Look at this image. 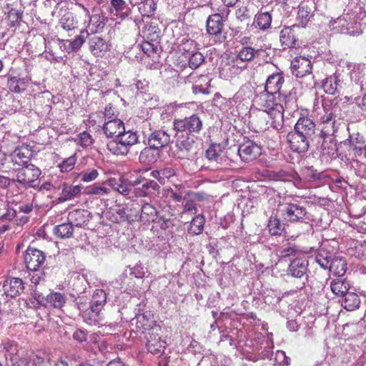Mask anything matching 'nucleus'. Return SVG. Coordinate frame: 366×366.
<instances>
[{"instance_id": "obj_1", "label": "nucleus", "mask_w": 366, "mask_h": 366, "mask_svg": "<svg viewBox=\"0 0 366 366\" xmlns=\"http://www.w3.org/2000/svg\"><path fill=\"white\" fill-rule=\"evenodd\" d=\"M256 102L259 109L269 116L270 124L276 130H280L283 127L285 110L292 112L297 109L296 99L290 94L277 95L262 92L257 97Z\"/></svg>"}, {"instance_id": "obj_2", "label": "nucleus", "mask_w": 366, "mask_h": 366, "mask_svg": "<svg viewBox=\"0 0 366 366\" xmlns=\"http://www.w3.org/2000/svg\"><path fill=\"white\" fill-rule=\"evenodd\" d=\"M277 202V213L272 214L267 223L268 229H280L281 222L277 218L279 214L285 220L295 222H299L306 215V209L297 204H294L287 201V197H278V200L270 199L269 204H275Z\"/></svg>"}, {"instance_id": "obj_3", "label": "nucleus", "mask_w": 366, "mask_h": 366, "mask_svg": "<svg viewBox=\"0 0 366 366\" xmlns=\"http://www.w3.org/2000/svg\"><path fill=\"white\" fill-rule=\"evenodd\" d=\"M343 120L344 116L340 106L334 104L329 107H324L323 114L319 118L320 137L325 139L327 137L334 135L343 124Z\"/></svg>"}, {"instance_id": "obj_4", "label": "nucleus", "mask_w": 366, "mask_h": 366, "mask_svg": "<svg viewBox=\"0 0 366 366\" xmlns=\"http://www.w3.org/2000/svg\"><path fill=\"white\" fill-rule=\"evenodd\" d=\"M138 142L137 132L127 131L119 134L114 139L110 140L107 144V149L114 155H126L132 146Z\"/></svg>"}, {"instance_id": "obj_5", "label": "nucleus", "mask_w": 366, "mask_h": 366, "mask_svg": "<svg viewBox=\"0 0 366 366\" xmlns=\"http://www.w3.org/2000/svg\"><path fill=\"white\" fill-rule=\"evenodd\" d=\"M203 123L197 114H192L184 119H175L173 122L174 129L177 134L199 133L202 129Z\"/></svg>"}, {"instance_id": "obj_6", "label": "nucleus", "mask_w": 366, "mask_h": 366, "mask_svg": "<svg viewBox=\"0 0 366 366\" xmlns=\"http://www.w3.org/2000/svg\"><path fill=\"white\" fill-rule=\"evenodd\" d=\"M130 209V203L118 209H110L105 213V217L113 224H122L123 226H126V224H132L136 222L137 216L135 211L132 212Z\"/></svg>"}, {"instance_id": "obj_7", "label": "nucleus", "mask_w": 366, "mask_h": 366, "mask_svg": "<svg viewBox=\"0 0 366 366\" xmlns=\"http://www.w3.org/2000/svg\"><path fill=\"white\" fill-rule=\"evenodd\" d=\"M139 204L136 201L130 202V212L135 211L137 218L136 222H141L144 224L154 222L157 219V209L151 203L144 202L141 204V214H139Z\"/></svg>"}, {"instance_id": "obj_8", "label": "nucleus", "mask_w": 366, "mask_h": 366, "mask_svg": "<svg viewBox=\"0 0 366 366\" xmlns=\"http://www.w3.org/2000/svg\"><path fill=\"white\" fill-rule=\"evenodd\" d=\"M134 187V194L136 197H144L158 192L160 185L154 180L147 178L145 175H140L132 182Z\"/></svg>"}, {"instance_id": "obj_9", "label": "nucleus", "mask_w": 366, "mask_h": 366, "mask_svg": "<svg viewBox=\"0 0 366 366\" xmlns=\"http://www.w3.org/2000/svg\"><path fill=\"white\" fill-rule=\"evenodd\" d=\"M175 150L174 154L179 159H189L194 149L195 141L192 137L187 134H177L176 132Z\"/></svg>"}, {"instance_id": "obj_10", "label": "nucleus", "mask_w": 366, "mask_h": 366, "mask_svg": "<svg viewBox=\"0 0 366 366\" xmlns=\"http://www.w3.org/2000/svg\"><path fill=\"white\" fill-rule=\"evenodd\" d=\"M76 6L81 10L84 16V22H88L87 29L92 33L96 34L102 31L106 24V18L100 14L90 16L89 11L82 4L77 3Z\"/></svg>"}, {"instance_id": "obj_11", "label": "nucleus", "mask_w": 366, "mask_h": 366, "mask_svg": "<svg viewBox=\"0 0 366 366\" xmlns=\"http://www.w3.org/2000/svg\"><path fill=\"white\" fill-rule=\"evenodd\" d=\"M41 170L34 164L24 166L16 174V180L29 187H34V183L39 179Z\"/></svg>"}, {"instance_id": "obj_12", "label": "nucleus", "mask_w": 366, "mask_h": 366, "mask_svg": "<svg viewBox=\"0 0 366 366\" xmlns=\"http://www.w3.org/2000/svg\"><path fill=\"white\" fill-rule=\"evenodd\" d=\"M46 257L43 252L29 247L24 256V261L28 269L37 271L44 263Z\"/></svg>"}, {"instance_id": "obj_13", "label": "nucleus", "mask_w": 366, "mask_h": 366, "mask_svg": "<svg viewBox=\"0 0 366 366\" xmlns=\"http://www.w3.org/2000/svg\"><path fill=\"white\" fill-rule=\"evenodd\" d=\"M240 158L244 162H252L262 154V147L253 141L242 144L238 149Z\"/></svg>"}, {"instance_id": "obj_14", "label": "nucleus", "mask_w": 366, "mask_h": 366, "mask_svg": "<svg viewBox=\"0 0 366 366\" xmlns=\"http://www.w3.org/2000/svg\"><path fill=\"white\" fill-rule=\"evenodd\" d=\"M292 74L297 78H302L312 73V65L310 59L299 56L291 61Z\"/></svg>"}, {"instance_id": "obj_15", "label": "nucleus", "mask_w": 366, "mask_h": 366, "mask_svg": "<svg viewBox=\"0 0 366 366\" xmlns=\"http://www.w3.org/2000/svg\"><path fill=\"white\" fill-rule=\"evenodd\" d=\"M310 139L302 136L295 130L287 134V142L290 149L295 152L303 153L307 152L310 146Z\"/></svg>"}, {"instance_id": "obj_16", "label": "nucleus", "mask_w": 366, "mask_h": 366, "mask_svg": "<svg viewBox=\"0 0 366 366\" xmlns=\"http://www.w3.org/2000/svg\"><path fill=\"white\" fill-rule=\"evenodd\" d=\"M294 130L302 136L312 140L315 134L316 124L308 117H301L295 125Z\"/></svg>"}, {"instance_id": "obj_17", "label": "nucleus", "mask_w": 366, "mask_h": 366, "mask_svg": "<svg viewBox=\"0 0 366 366\" xmlns=\"http://www.w3.org/2000/svg\"><path fill=\"white\" fill-rule=\"evenodd\" d=\"M171 141L170 135L167 132L159 129L152 132L148 137L149 146L159 150L167 147Z\"/></svg>"}, {"instance_id": "obj_18", "label": "nucleus", "mask_w": 366, "mask_h": 366, "mask_svg": "<svg viewBox=\"0 0 366 366\" xmlns=\"http://www.w3.org/2000/svg\"><path fill=\"white\" fill-rule=\"evenodd\" d=\"M147 338V350L154 355H160L165 348V342L161 340L160 336L154 330L149 332Z\"/></svg>"}, {"instance_id": "obj_19", "label": "nucleus", "mask_w": 366, "mask_h": 366, "mask_svg": "<svg viewBox=\"0 0 366 366\" xmlns=\"http://www.w3.org/2000/svg\"><path fill=\"white\" fill-rule=\"evenodd\" d=\"M285 82V79L282 73H274L267 79L264 92L269 94L283 95L280 89Z\"/></svg>"}, {"instance_id": "obj_20", "label": "nucleus", "mask_w": 366, "mask_h": 366, "mask_svg": "<svg viewBox=\"0 0 366 366\" xmlns=\"http://www.w3.org/2000/svg\"><path fill=\"white\" fill-rule=\"evenodd\" d=\"M124 124L118 118L107 120L102 127V130L107 137L117 138L119 134L124 132Z\"/></svg>"}, {"instance_id": "obj_21", "label": "nucleus", "mask_w": 366, "mask_h": 366, "mask_svg": "<svg viewBox=\"0 0 366 366\" xmlns=\"http://www.w3.org/2000/svg\"><path fill=\"white\" fill-rule=\"evenodd\" d=\"M89 47L91 53L97 57H103L109 51L110 46L102 38L93 36L89 40Z\"/></svg>"}, {"instance_id": "obj_22", "label": "nucleus", "mask_w": 366, "mask_h": 366, "mask_svg": "<svg viewBox=\"0 0 366 366\" xmlns=\"http://www.w3.org/2000/svg\"><path fill=\"white\" fill-rule=\"evenodd\" d=\"M308 263L304 257L297 256L290 264L288 267V274L292 277L301 278L307 270Z\"/></svg>"}, {"instance_id": "obj_23", "label": "nucleus", "mask_w": 366, "mask_h": 366, "mask_svg": "<svg viewBox=\"0 0 366 366\" xmlns=\"http://www.w3.org/2000/svg\"><path fill=\"white\" fill-rule=\"evenodd\" d=\"M223 27V17L220 14H213L208 16L206 29L209 34L214 36L220 35L222 34Z\"/></svg>"}, {"instance_id": "obj_24", "label": "nucleus", "mask_w": 366, "mask_h": 366, "mask_svg": "<svg viewBox=\"0 0 366 366\" xmlns=\"http://www.w3.org/2000/svg\"><path fill=\"white\" fill-rule=\"evenodd\" d=\"M61 187V192L59 197L57 199L59 203L69 201L77 197L80 195L82 189L81 185H72L66 182L62 183Z\"/></svg>"}, {"instance_id": "obj_25", "label": "nucleus", "mask_w": 366, "mask_h": 366, "mask_svg": "<svg viewBox=\"0 0 366 366\" xmlns=\"http://www.w3.org/2000/svg\"><path fill=\"white\" fill-rule=\"evenodd\" d=\"M89 212L85 209H75L69 212L68 216L71 228L82 227L89 221Z\"/></svg>"}, {"instance_id": "obj_26", "label": "nucleus", "mask_w": 366, "mask_h": 366, "mask_svg": "<svg viewBox=\"0 0 366 366\" xmlns=\"http://www.w3.org/2000/svg\"><path fill=\"white\" fill-rule=\"evenodd\" d=\"M293 27H285L280 32V40L283 49L293 48L297 42V37Z\"/></svg>"}, {"instance_id": "obj_27", "label": "nucleus", "mask_w": 366, "mask_h": 366, "mask_svg": "<svg viewBox=\"0 0 366 366\" xmlns=\"http://www.w3.org/2000/svg\"><path fill=\"white\" fill-rule=\"evenodd\" d=\"M1 9L2 13L6 15L5 20L8 26H14L21 20L22 13L19 10L13 8L11 4H6Z\"/></svg>"}, {"instance_id": "obj_28", "label": "nucleus", "mask_w": 366, "mask_h": 366, "mask_svg": "<svg viewBox=\"0 0 366 366\" xmlns=\"http://www.w3.org/2000/svg\"><path fill=\"white\" fill-rule=\"evenodd\" d=\"M107 302V294L103 290H97L90 302L91 310L100 313Z\"/></svg>"}, {"instance_id": "obj_29", "label": "nucleus", "mask_w": 366, "mask_h": 366, "mask_svg": "<svg viewBox=\"0 0 366 366\" xmlns=\"http://www.w3.org/2000/svg\"><path fill=\"white\" fill-rule=\"evenodd\" d=\"M132 325H135L137 332L144 333L146 331H152L153 322L151 321L144 314H139L132 320Z\"/></svg>"}, {"instance_id": "obj_30", "label": "nucleus", "mask_w": 366, "mask_h": 366, "mask_svg": "<svg viewBox=\"0 0 366 366\" xmlns=\"http://www.w3.org/2000/svg\"><path fill=\"white\" fill-rule=\"evenodd\" d=\"M328 268L334 275L340 277L347 271V263L343 258L335 257L330 261Z\"/></svg>"}, {"instance_id": "obj_31", "label": "nucleus", "mask_w": 366, "mask_h": 366, "mask_svg": "<svg viewBox=\"0 0 366 366\" xmlns=\"http://www.w3.org/2000/svg\"><path fill=\"white\" fill-rule=\"evenodd\" d=\"M14 151L17 154L20 163H23L24 166L29 164V162L34 154L32 147L28 144H22L18 146Z\"/></svg>"}, {"instance_id": "obj_32", "label": "nucleus", "mask_w": 366, "mask_h": 366, "mask_svg": "<svg viewBox=\"0 0 366 366\" xmlns=\"http://www.w3.org/2000/svg\"><path fill=\"white\" fill-rule=\"evenodd\" d=\"M330 288L337 296H344L350 289V284L346 280L338 277L331 281Z\"/></svg>"}, {"instance_id": "obj_33", "label": "nucleus", "mask_w": 366, "mask_h": 366, "mask_svg": "<svg viewBox=\"0 0 366 366\" xmlns=\"http://www.w3.org/2000/svg\"><path fill=\"white\" fill-rule=\"evenodd\" d=\"M66 300L65 295L58 292H51L46 297V304L57 309H61L65 305Z\"/></svg>"}, {"instance_id": "obj_34", "label": "nucleus", "mask_w": 366, "mask_h": 366, "mask_svg": "<svg viewBox=\"0 0 366 366\" xmlns=\"http://www.w3.org/2000/svg\"><path fill=\"white\" fill-rule=\"evenodd\" d=\"M28 81L25 78L18 76H11L8 79V87L9 90L14 93H20L26 90Z\"/></svg>"}, {"instance_id": "obj_35", "label": "nucleus", "mask_w": 366, "mask_h": 366, "mask_svg": "<svg viewBox=\"0 0 366 366\" xmlns=\"http://www.w3.org/2000/svg\"><path fill=\"white\" fill-rule=\"evenodd\" d=\"M344 297L342 305L345 310L352 311L359 307L360 299L356 293L347 292Z\"/></svg>"}, {"instance_id": "obj_36", "label": "nucleus", "mask_w": 366, "mask_h": 366, "mask_svg": "<svg viewBox=\"0 0 366 366\" xmlns=\"http://www.w3.org/2000/svg\"><path fill=\"white\" fill-rule=\"evenodd\" d=\"M272 15L269 12H262L256 14L254 24L261 30H265L270 27Z\"/></svg>"}, {"instance_id": "obj_37", "label": "nucleus", "mask_w": 366, "mask_h": 366, "mask_svg": "<svg viewBox=\"0 0 366 366\" xmlns=\"http://www.w3.org/2000/svg\"><path fill=\"white\" fill-rule=\"evenodd\" d=\"M313 16L311 8L307 5L299 6L297 12V19L302 27H305L310 19Z\"/></svg>"}, {"instance_id": "obj_38", "label": "nucleus", "mask_w": 366, "mask_h": 366, "mask_svg": "<svg viewBox=\"0 0 366 366\" xmlns=\"http://www.w3.org/2000/svg\"><path fill=\"white\" fill-rule=\"evenodd\" d=\"M254 122L257 127L256 129L259 131H264L269 127H272L270 124L271 119L269 116H268L267 113L262 111L258 115H257L256 118L254 119Z\"/></svg>"}, {"instance_id": "obj_39", "label": "nucleus", "mask_w": 366, "mask_h": 366, "mask_svg": "<svg viewBox=\"0 0 366 366\" xmlns=\"http://www.w3.org/2000/svg\"><path fill=\"white\" fill-rule=\"evenodd\" d=\"M222 149L219 144H212L207 149L205 155L210 162H219L222 160Z\"/></svg>"}, {"instance_id": "obj_40", "label": "nucleus", "mask_w": 366, "mask_h": 366, "mask_svg": "<svg viewBox=\"0 0 366 366\" xmlns=\"http://www.w3.org/2000/svg\"><path fill=\"white\" fill-rule=\"evenodd\" d=\"M156 8L154 0H144L140 3L139 11L143 17H150L154 15Z\"/></svg>"}, {"instance_id": "obj_41", "label": "nucleus", "mask_w": 366, "mask_h": 366, "mask_svg": "<svg viewBox=\"0 0 366 366\" xmlns=\"http://www.w3.org/2000/svg\"><path fill=\"white\" fill-rule=\"evenodd\" d=\"M197 46L195 41L184 39L179 46V50L183 55L189 56L197 50Z\"/></svg>"}, {"instance_id": "obj_42", "label": "nucleus", "mask_w": 366, "mask_h": 366, "mask_svg": "<svg viewBox=\"0 0 366 366\" xmlns=\"http://www.w3.org/2000/svg\"><path fill=\"white\" fill-rule=\"evenodd\" d=\"M259 52V49H254L252 46H244L238 52L237 58L242 61H252L256 55H258Z\"/></svg>"}, {"instance_id": "obj_43", "label": "nucleus", "mask_w": 366, "mask_h": 366, "mask_svg": "<svg viewBox=\"0 0 366 366\" xmlns=\"http://www.w3.org/2000/svg\"><path fill=\"white\" fill-rule=\"evenodd\" d=\"M76 154L71 155L69 157L64 159L61 163L57 165L60 172L62 173L69 172L71 171L76 163Z\"/></svg>"}, {"instance_id": "obj_44", "label": "nucleus", "mask_w": 366, "mask_h": 366, "mask_svg": "<svg viewBox=\"0 0 366 366\" xmlns=\"http://www.w3.org/2000/svg\"><path fill=\"white\" fill-rule=\"evenodd\" d=\"M204 59L203 54L196 51L189 56L188 66L192 69H197L202 64Z\"/></svg>"}, {"instance_id": "obj_45", "label": "nucleus", "mask_w": 366, "mask_h": 366, "mask_svg": "<svg viewBox=\"0 0 366 366\" xmlns=\"http://www.w3.org/2000/svg\"><path fill=\"white\" fill-rule=\"evenodd\" d=\"M337 78L332 76L326 78L322 83L325 92L329 94H335L337 90Z\"/></svg>"}, {"instance_id": "obj_46", "label": "nucleus", "mask_w": 366, "mask_h": 366, "mask_svg": "<svg viewBox=\"0 0 366 366\" xmlns=\"http://www.w3.org/2000/svg\"><path fill=\"white\" fill-rule=\"evenodd\" d=\"M156 149L154 147H145L141 152L139 156V159L141 162L143 163H153L156 161V157L154 154V151Z\"/></svg>"}, {"instance_id": "obj_47", "label": "nucleus", "mask_w": 366, "mask_h": 366, "mask_svg": "<svg viewBox=\"0 0 366 366\" xmlns=\"http://www.w3.org/2000/svg\"><path fill=\"white\" fill-rule=\"evenodd\" d=\"M99 175V172L97 169L89 168L81 172L79 174L80 180L84 182H89L95 180Z\"/></svg>"}, {"instance_id": "obj_48", "label": "nucleus", "mask_w": 366, "mask_h": 366, "mask_svg": "<svg viewBox=\"0 0 366 366\" xmlns=\"http://www.w3.org/2000/svg\"><path fill=\"white\" fill-rule=\"evenodd\" d=\"M61 26L65 31H71L76 27V22L74 21L72 14H64L60 21Z\"/></svg>"}, {"instance_id": "obj_49", "label": "nucleus", "mask_w": 366, "mask_h": 366, "mask_svg": "<svg viewBox=\"0 0 366 366\" xmlns=\"http://www.w3.org/2000/svg\"><path fill=\"white\" fill-rule=\"evenodd\" d=\"M76 140L77 144L83 148L91 147L94 142L92 135L86 132H83L79 134Z\"/></svg>"}, {"instance_id": "obj_50", "label": "nucleus", "mask_w": 366, "mask_h": 366, "mask_svg": "<svg viewBox=\"0 0 366 366\" xmlns=\"http://www.w3.org/2000/svg\"><path fill=\"white\" fill-rule=\"evenodd\" d=\"M110 191L111 189L106 187L94 184L87 188L86 193L89 195L104 196L108 194Z\"/></svg>"}, {"instance_id": "obj_51", "label": "nucleus", "mask_w": 366, "mask_h": 366, "mask_svg": "<svg viewBox=\"0 0 366 366\" xmlns=\"http://www.w3.org/2000/svg\"><path fill=\"white\" fill-rule=\"evenodd\" d=\"M175 189H176L170 188L168 189V195L172 200L175 202H180L184 198V192L183 187L181 184L175 185Z\"/></svg>"}, {"instance_id": "obj_52", "label": "nucleus", "mask_w": 366, "mask_h": 366, "mask_svg": "<svg viewBox=\"0 0 366 366\" xmlns=\"http://www.w3.org/2000/svg\"><path fill=\"white\" fill-rule=\"evenodd\" d=\"M99 314L91 310V306L89 310L82 312V316L85 321L89 325H96L99 320Z\"/></svg>"}, {"instance_id": "obj_53", "label": "nucleus", "mask_w": 366, "mask_h": 366, "mask_svg": "<svg viewBox=\"0 0 366 366\" xmlns=\"http://www.w3.org/2000/svg\"><path fill=\"white\" fill-rule=\"evenodd\" d=\"M354 255L362 259H366V241L357 242L354 247Z\"/></svg>"}, {"instance_id": "obj_54", "label": "nucleus", "mask_w": 366, "mask_h": 366, "mask_svg": "<svg viewBox=\"0 0 366 366\" xmlns=\"http://www.w3.org/2000/svg\"><path fill=\"white\" fill-rule=\"evenodd\" d=\"M12 164V162L11 161L9 154L7 155L4 153V158H2V162L0 166V172L4 173L16 172L15 167Z\"/></svg>"}, {"instance_id": "obj_55", "label": "nucleus", "mask_w": 366, "mask_h": 366, "mask_svg": "<svg viewBox=\"0 0 366 366\" xmlns=\"http://www.w3.org/2000/svg\"><path fill=\"white\" fill-rule=\"evenodd\" d=\"M315 262L322 268L327 269L330 263L329 256L325 251H320L315 256Z\"/></svg>"}, {"instance_id": "obj_56", "label": "nucleus", "mask_w": 366, "mask_h": 366, "mask_svg": "<svg viewBox=\"0 0 366 366\" xmlns=\"http://www.w3.org/2000/svg\"><path fill=\"white\" fill-rule=\"evenodd\" d=\"M85 42L84 36L82 35H78L72 41H69V45L68 50L73 51L79 49L83 44Z\"/></svg>"}, {"instance_id": "obj_57", "label": "nucleus", "mask_w": 366, "mask_h": 366, "mask_svg": "<svg viewBox=\"0 0 366 366\" xmlns=\"http://www.w3.org/2000/svg\"><path fill=\"white\" fill-rule=\"evenodd\" d=\"M2 345L4 350L6 353H9L11 355V357L18 355V345L14 341L7 340L4 342Z\"/></svg>"}, {"instance_id": "obj_58", "label": "nucleus", "mask_w": 366, "mask_h": 366, "mask_svg": "<svg viewBox=\"0 0 366 366\" xmlns=\"http://www.w3.org/2000/svg\"><path fill=\"white\" fill-rule=\"evenodd\" d=\"M205 223V218L202 214L195 216L190 222V227L194 229H203Z\"/></svg>"}, {"instance_id": "obj_59", "label": "nucleus", "mask_w": 366, "mask_h": 366, "mask_svg": "<svg viewBox=\"0 0 366 366\" xmlns=\"http://www.w3.org/2000/svg\"><path fill=\"white\" fill-rule=\"evenodd\" d=\"M46 355L44 352L34 353L31 357V360L36 366L41 365L46 359Z\"/></svg>"}, {"instance_id": "obj_60", "label": "nucleus", "mask_w": 366, "mask_h": 366, "mask_svg": "<svg viewBox=\"0 0 366 366\" xmlns=\"http://www.w3.org/2000/svg\"><path fill=\"white\" fill-rule=\"evenodd\" d=\"M11 366H28L29 362L26 358L20 357L19 355L10 357Z\"/></svg>"}, {"instance_id": "obj_61", "label": "nucleus", "mask_w": 366, "mask_h": 366, "mask_svg": "<svg viewBox=\"0 0 366 366\" xmlns=\"http://www.w3.org/2000/svg\"><path fill=\"white\" fill-rule=\"evenodd\" d=\"M104 114L105 117V122L109 119L117 118V115L114 111V107L111 104H109L105 107Z\"/></svg>"}, {"instance_id": "obj_62", "label": "nucleus", "mask_w": 366, "mask_h": 366, "mask_svg": "<svg viewBox=\"0 0 366 366\" xmlns=\"http://www.w3.org/2000/svg\"><path fill=\"white\" fill-rule=\"evenodd\" d=\"M111 5L118 13L122 11L126 8L127 4L124 0H112Z\"/></svg>"}, {"instance_id": "obj_63", "label": "nucleus", "mask_w": 366, "mask_h": 366, "mask_svg": "<svg viewBox=\"0 0 366 366\" xmlns=\"http://www.w3.org/2000/svg\"><path fill=\"white\" fill-rule=\"evenodd\" d=\"M249 11L247 7H240L236 11V16L240 21H244L249 18Z\"/></svg>"}, {"instance_id": "obj_64", "label": "nucleus", "mask_w": 366, "mask_h": 366, "mask_svg": "<svg viewBox=\"0 0 366 366\" xmlns=\"http://www.w3.org/2000/svg\"><path fill=\"white\" fill-rule=\"evenodd\" d=\"M73 338L79 342H83L87 340V334L82 330H76L73 333Z\"/></svg>"}]
</instances>
